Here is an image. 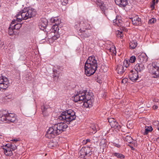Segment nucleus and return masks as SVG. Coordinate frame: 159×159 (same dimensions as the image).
Instances as JSON below:
<instances>
[{"label":"nucleus","mask_w":159,"mask_h":159,"mask_svg":"<svg viewBox=\"0 0 159 159\" xmlns=\"http://www.w3.org/2000/svg\"><path fill=\"white\" fill-rule=\"evenodd\" d=\"M3 149L4 151L5 154L6 156H11L12 155V150L11 148H3Z\"/></svg>","instance_id":"22"},{"label":"nucleus","mask_w":159,"mask_h":159,"mask_svg":"<svg viewBox=\"0 0 159 159\" xmlns=\"http://www.w3.org/2000/svg\"><path fill=\"white\" fill-rule=\"evenodd\" d=\"M86 95H85L84 100L83 101L84 105L86 107L90 108L92 106L93 102L92 99V94L89 92H86Z\"/></svg>","instance_id":"6"},{"label":"nucleus","mask_w":159,"mask_h":159,"mask_svg":"<svg viewBox=\"0 0 159 159\" xmlns=\"http://www.w3.org/2000/svg\"><path fill=\"white\" fill-rule=\"evenodd\" d=\"M69 0H61V4L63 6H66L68 3Z\"/></svg>","instance_id":"37"},{"label":"nucleus","mask_w":159,"mask_h":159,"mask_svg":"<svg viewBox=\"0 0 159 159\" xmlns=\"http://www.w3.org/2000/svg\"><path fill=\"white\" fill-rule=\"evenodd\" d=\"M8 84V80L7 77L2 76L0 78V90L2 91L7 88Z\"/></svg>","instance_id":"8"},{"label":"nucleus","mask_w":159,"mask_h":159,"mask_svg":"<svg viewBox=\"0 0 159 159\" xmlns=\"http://www.w3.org/2000/svg\"><path fill=\"white\" fill-rule=\"evenodd\" d=\"M53 74L52 76L54 80H57L59 76L58 74L57 73H53Z\"/></svg>","instance_id":"34"},{"label":"nucleus","mask_w":159,"mask_h":159,"mask_svg":"<svg viewBox=\"0 0 159 159\" xmlns=\"http://www.w3.org/2000/svg\"><path fill=\"white\" fill-rule=\"evenodd\" d=\"M116 70L117 72V73L119 74L123 73L125 71L123 66L120 65L117 66Z\"/></svg>","instance_id":"23"},{"label":"nucleus","mask_w":159,"mask_h":159,"mask_svg":"<svg viewBox=\"0 0 159 159\" xmlns=\"http://www.w3.org/2000/svg\"><path fill=\"white\" fill-rule=\"evenodd\" d=\"M36 14L35 10L32 8H24L19 11L16 16V20L14 19L11 23V25L14 27L15 30H19L21 26V24H19L22 20H27L33 17Z\"/></svg>","instance_id":"1"},{"label":"nucleus","mask_w":159,"mask_h":159,"mask_svg":"<svg viewBox=\"0 0 159 159\" xmlns=\"http://www.w3.org/2000/svg\"><path fill=\"white\" fill-rule=\"evenodd\" d=\"M7 112L6 111H0V123L8 122L7 120Z\"/></svg>","instance_id":"14"},{"label":"nucleus","mask_w":159,"mask_h":159,"mask_svg":"<svg viewBox=\"0 0 159 159\" xmlns=\"http://www.w3.org/2000/svg\"><path fill=\"white\" fill-rule=\"evenodd\" d=\"M158 0H152V2L150 4V7L152 10L154 9L155 8V6L157 5L158 2Z\"/></svg>","instance_id":"27"},{"label":"nucleus","mask_w":159,"mask_h":159,"mask_svg":"<svg viewBox=\"0 0 159 159\" xmlns=\"http://www.w3.org/2000/svg\"><path fill=\"white\" fill-rule=\"evenodd\" d=\"M81 22L79 21L76 22L75 23V27L76 29L77 30H79L80 28H81L80 27L81 26Z\"/></svg>","instance_id":"30"},{"label":"nucleus","mask_w":159,"mask_h":159,"mask_svg":"<svg viewBox=\"0 0 159 159\" xmlns=\"http://www.w3.org/2000/svg\"><path fill=\"white\" fill-rule=\"evenodd\" d=\"M149 72L151 74L152 77L157 78L159 77V63L157 62L152 63V66Z\"/></svg>","instance_id":"5"},{"label":"nucleus","mask_w":159,"mask_h":159,"mask_svg":"<svg viewBox=\"0 0 159 159\" xmlns=\"http://www.w3.org/2000/svg\"><path fill=\"white\" fill-rule=\"evenodd\" d=\"M79 153L80 154V155L82 156H83V157H85V156H85V152L84 153V152H82V153L81 154V153H80V152H79Z\"/></svg>","instance_id":"49"},{"label":"nucleus","mask_w":159,"mask_h":159,"mask_svg":"<svg viewBox=\"0 0 159 159\" xmlns=\"http://www.w3.org/2000/svg\"><path fill=\"white\" fill-rule=\"evenodd\" d=\"M11 148L12 150L14 151L17 148V147L14 144L12 143V146L11 147Z\"/></svg>","instance_id":"43"},{"label":"nucleus","mask_w":159,"mask_h":159,"mask_svg":"<svg viewBox=\"0 0 159 159\" xmlns=\"http://www.w3.org/2000/svg\"><path fill=\"white\" fill-rule=\"evenodd\" d=\"M113 144L114 146L116 147L117 148H119L120 147V145L119 144L114 143H113Z\"/></svg>","instance_id":"47"},{"label":"nucleus","mask_w":159,"mask_h":159,"mask_svg":"<svg viewBox=\"0 0 159 159\" xmlns=\"http://www.w3.org/2000/svg\"><path fill=\"white\" fill-rule=\"evenodd\" d=\"M117 123V122L116 121V120H115V121H113L112 123L110 125V126H111L112 128H114L115 126L116 125V124Z\"/></svg>","instance_id":"42"},{"label":"nucleus","mask_w":159,"mask_h":159,"mask_svg":"<svg viewBox=\"0 0 159 159\" xmlns=\"http://www.w3.org/2000/svg\"><path fill=\"white\" fill-rule=\"evenodd\" d=\"M137 43L136 40H132L129 43V48L132 49H134L137 45Z\"/></svg>","instance_id":"25"},{"label":"nucleus","mask_w":159,"mask_h":159,"mask_svg":"<svg viewBox=\"0 0 159 159\" xmlns=\"http://www.w3.org/2000/svg\"><path fill=\"white\" fill-rule=\"evenodd\" d=\"M129 77L133 82L139 80L138 72L135 70H131L129 73Z\"/></svg>","instance_id":"11"},{"label":"nucleus","mask_w":159,"mask_h":159,"mask_svg":"<svg viewBox=\"0 0 159 159\" xmlns=\"http://www.w3.org/2000/svg\"><path fill=\"white\" fill-rule=\"evenodd\" d=\"M11 98V96L10 95H8L5 98L6 99H10Z\"/></svg>","instance_id":"48"},{"label":"nucleus","mask_w":159,"mask_h":159,"mask_svg":"<svg viewBox=\"0 0 159 159\" xmlns=\"http://www.w3.org/2000/svg\"><path fill=\"white\" fill-rule=\"evenodd\" d=\"M115 126L114 127V129L118 130H119L121 128V126L119 125L118 123L116 124Z\"/></svg>","instance_id":"41"},{"label":"nucleus","mask_w":159,"mask_h":159,"mask_svg":"<svg viewBox=\"0 0 159 159\" xmlns=\"http://www.w3.org/2000/svg\"><path fill=\"white\" fill-rule=\"evenodd\" d=\"M48 21L47 19L43 18L41 19L39 25V28L42 30H43L47 26Z\"/></svg>","instance_id":"15"},{"label":"nucleus","mask_w":159,"mask_h":159,"mask_svg":"<svg viewBox=\"0 0 159 159\" xmlns=\"http://www.w3.org/2000/svg\"><path fill=\"white\" fill-rule=\"evenodd\" d=\"M52 22L56 24H58L59 23L60 20L57 17L51 19Z\"/></svg>","instance_id":"31"},{"label":"nucleus","mask_w":159,"mask_h":159,"mask_svg":"<svg viewBox=\"0 0 159 159\" xmlns=\"http://www.w3.org/2000/svg\"><path fill=\"white\" fill-rule=\"evenodd\" d=\"M76 116L75 112L71 109L66 110L62 111L60 115L58 116V119L68 124L70 122L75 119Z\"/></svg>","instance_id":"4"},{"label":"nucleus","mask_w":159,"mask_h":159,"mask_svg":"<svg viewBox=\"0 0 159 159\" xmlns=\"http://www.w3.org/2000/svg\"><path fill=\"white\" fill-rule=\"evenodd\" d=\"M14 27H12L10 25V26L8 28V34L10 35H12L15 34V31Z\"/></svg>","instance_id":"26"},{"label":"nucleus","mask_w":159,"mask_h":159,"mask_svg":"<svg viewBox=\"0 0 159 159\" xmlns=\"http://www.w3.org/2000/svg\"><path fill=\"white\" fill-rule=\"evenodd\" d=\"M87 90H84L83 91H80L77 92V94L74 95V101L75 102L82 101V102L84 100L85 95H86V92Z\"/></svg>","instance_id":"7"},{"label":"nucleus","mask_w":159,"mask_h":159,"mask_svg":"<svg viewBox=\"0 0 159 159\" xmlns=\"http://www.w3.org/2000/svg\"><path fill=\"white\" fill-rule=\"evenodd\" d=\"M84 152V153L85 152V156H87V155H88L89 156H90L92 154L91 153V151L90 150L89 148H82L80 150V152L81 154L82 153V152Z\"/></svg>","instance_id":"21"},{"label":"nucleus","mask_w":159,"mask_h":159,"mask_svg":"<svg viewBox=\"0 0 159 159\" xmlns=\"http://www.w3.org/2000/svg\"><path fill=\"white\" fill-rule=\"evenodd\" d=\"M144 132L143 133L144 135H147L149 132H151L153 130V128L151 126H146Z\"/></svg>","instance_id":"24"},{"label":"nucleus","mask_w":159,"mask_h":159,"mask_svg":"<svg viewBox=\"0 0 159 159\" xmlns=\"http://www.w3.org/2000/svg\"><path fill=\"white\" fill-rule=\"evenodd\" d=\"M42 114L45 117L48 116L51 111L49 106L47 105H43L41 106Z\"/></svg>","instance_id":"10"},{"label":"nucleus","mask_w":159,"mask_h":159,"mask_svg":"<svg viewBox=\"0 0 159 159\" xmlns=\"http://www.w3.org/2000/svg\"><path fill=\"white\" fill-rule=\"evenodd\" d=\"M153 124L157 126V127L159 126V121H155L153 122Z\"/></svg>","instance_id":"46"},{"label":"nucleus","mask_w":159,"mask_h":159,"mask_svg":"<svg viewBox=\"0 0 159 159\" xmlns=\"http://www.w3.org/2000/svg\"><path fill=\"white\" fill-rule=\"evenodd\" d=\"M92 129H93V130L95 133L96 132V129L95 126H93V127L92 128Z\"/></svg>","instance_id":"52"},{"label":"nucleus","mask_w":159,"mask_h":159,"mask_svg":"<svg viewBox=\"0 0 159 159\" xmlns=\"http://www.w3.org/2000/svg\"><path fill=\"white\" fill-rule=\"evenodd\" d=\"M68 127L67 125L64 122L59 123L54 125L47 130L45 136L48 139L54 138L56 136L65 131Z\"/></svg>","instance_id":"2"},{"label":"nucleus","mask_w":159,"mask_h":159,"mask_svg":"<svg viewBox=\"0 0 159 159\" xmlns=\"http://www.w3.org/2000/svg\"><path fill=\"white\" fill-rule=\"evenodd\" d=\"M7 120L8 121L15 123L16 121V116L15 114L13 113H7Z\"/></svg>","instance_id":"16"},{"label":"nucleus","mask_w":159,"mask_h":159,"mask_svg":"<svg viewBox=\"0 0 159 159\" xmlns=\"http://www.w3.org/2000/svg\"><path fill=\"white\" fill-rule=\"evenodd\" d=\"M96 3L98 6H99L100 7L101 9L105 15L107 16V15L106 14L108 11L107 6H106L105 4L101 2L97 1Z\"/></svg>","instance_id":"13"},{"label":"nucleus","mask_w":159,"mask_h":159,"mask_svg":"<svg viewBox=\"0 0 159 159\" xmlns=\"http://www.w3.org/2000/svg\"><path fill=\"white\" fill-rule=\"evenodd\" d=\"M113 155L114 156L116 157L117 158L120 159H124L125 157V156L123 155L120 153L115 152L113 153Z\"/></svg>","instance_id":"29"},{"label":"nucleus","mask_w":159,"mask_h":159,"mask_svg":"<svg viewBox=\"0 0 159 159\" xmlns=\"http://www.w3.org/2000/svg\"><path fill=\"white\" fill-rule=\"evenodd\" d=\"M148 57L145 53H142L138 56V59L141 63L146 62L148 60Z\"/></svg>","instance_id":"20"},{"label":"nucleus","mask_w":159,"mask_h":159,"mask_svg":"<svg viewBox=\"0 0 159 159\" xmlns=\"http://www.w3.org/2000/svg\"><path fill=\"white\" fill-rule=\"evenodd\" d=\"M109 50L110 51V52H112V53L115 55L116 54V51L115 47H112L111 48L109 49Z\"/></svg>","instance_id":"32"},{"label":"nucleus","mask_w":159,"mask_h":159,"mask_svg":"<svg viewBox=\"0 0 159 159\" xmlns=\"http://www.w3.org/2000/svg\"><path fill=\"white\" fill-rule=\"evenodd\" d=\"M19 140H18L17 139H14L13 140H12V141L15 143H16L17 142V141H18Z\"/></svg>","instance_id":"51"},{"label":"nucleus","mask_w":159,"mask_h":159,"mask_svg":"<svg viewBox=\"0 0 159 159\" xmlns=\"http://www.w3.org/2000/svg\"><path fill=\"white\" fill-rule=\"evenodd\" d=\"M126 126L129 129H131L133 127V125L131 121H128Z\"/></svg>","instance_id":"33"},{"label":"nucleus","mask_w":159,"mask_h":159,"mask_svg":"<svg viewBox=\"0 0 159 159\" xmlns=\"http://www.w3.org/2000/svg\"><path fill=\"white\" fill-rule=\"evenodd\" d=\"M53 73H57V70L55 69H53Z\"/></svg>","instance_id":"53"},{"label":"nucleus","mask_w":159,"mask_h":159,"mask_svg":"<svg viewBox=\"0 0 159 159\" xmlns=\"http://www.w3.org/2000/svg\"><path fill=\"white\" fill-rule=\"evenodd\" d=\"M2 137V135L1 134H0V139H1Z\"/></svg>","instance_id":"56"},{"label":"nucleus","mask_w":159,"mask_h":159,"mask_svg":"<svg viewBox=\"0 0 159 159\" xmlns=\"http://www.w3.org/2000/svg\"><path fill=\"white\" fill-rule=\"evenodd\" d=\"M158 107L157 105H154L153 106V109H157Z\"/></svg>","instance_id":"50"},{"label":"nucleus","mask_w":159,"mask_h":159,"mask_svg":"<svg viewBox=\"0 0 159 159\" xmlns=\"http://www.w3.org/2000/svg\"><path fill=\"white\" fill-rule=\"evenodd\" d=\"M12 143L11 144H10V143L7 144L5 145L4 148H11V147L12 146Z\"/></svg>","instance_id":"44"},{"label":"nucleus","mask_w":159,"mask_h":159,"mask_svg":"<svg viewBox=\"0 0 159 159\" xmlns=\"http://www.w3.org/2000/svg\"><path fill=\"white\" fill-rule=\"evenodd\" d=\"M86 141L87 142H90V140L89 139H86Z\"/></svg>","instance_id":"55"},{"label":"nucleus","mask_w":159,"mask_h":159,"mask_svg":"<svg viewBox=\"0 0 159 159\" xmlns=\"http://www.w3.org/2000/svg\"><path fill=\"white\" fill-rule=\"evenodd\" d=\"M114 18H113V17L110 18L109 19L110 20H113V23H116V21H117L116 20V19H114L115 17V15H114Z\"/></svg>","instance_id":"45"},{"label":"nucleus","mask_w":159,"mask_h":159,"mask_svg":"<svg viewBox=\"0 0 159 159\" xmlns=\"http://www.w3.org/2000/svg\"><path fill=\"white\" fill-rule=\"evenodd\" d=\"M133 24L134 25H141L142 24L141 19L138 16L132 18Z\"/></svg>","instance_id":"18"},{"label":"nucleus","mask_w":159,"mask_h":159,"mask_svg":"<svg viewBox=\"0 0 159 159\" xmlns=\"http://www.w3.org/2000/svg\"><path fill=\"white\" fill-rule=\"evenodd\" d=\"M124 139L125 141L130 143L133 141L132 138L129 136H126L124 138Z\"/></svg>","instance_id":"28"},{"label":"nucleus","mask_w":159,"mask_h":159,"mask_svg":"<svg viewBox=\"0 0 159 159\" xmlns=\"http://www.w3.org/2000/svg\"><path fill=\"white\" fill-rule=\"evenodd\" d=\"M98 66L95 57L93 56L89 57L85 64V74L88 76L93 74L97 69Z\"/></svg>","instance_id":"3"},{"label":"nucleus","mask_w":159,"mask_h":159,"mask_svg":"<svg viewBox=\"0 0 159 159\" xmlns=\"http://www.w3.org/2000/svg\"><path fill=\"white\" fill-rule=\"evenodd\" d=\"M117 35L118 37L121 38L123 36V34L122 32L120 31L119 30L117 31Z\"/></svg>","instance_id":"38"},{"label":"nucleus","mask_w":159,"mask_h":159,"mask_svg":"<svg viewBox=\"0 0 159 159\" xmlns=\"http://www.w3.org/2000/svg\"><path fill=\"white\" fill-rule=\"evenodd\" d=\"M131 149L132 150H134V148H133V147H131Z\"/></svg>","instance_id":"57"},{"label":"nucleus","mask_w":159,"mask_h":159,"mask_svg":"<svg viewBox=\"0 0 159 159\" xmlns=\"http://www.w3.org/2000/svg\"><path fill=\"white\" fill-rule=\"evenodd\" d=\"M108 122H109L110 124V125L112 123L113 121H115V119L112 118H108Z\"/></svg>","instance_id":"40"},{"label":"nucleus","mask_w":159,"mask_h":159,"mask_svg":"<svg viewBox=\"0 0 159 159\" xmlns=\"http://www.w3.org/2000/svg\"><path fill=\"white\" fill-rule=\"evenodd\" d=\"M145 67L143 64L142 63H137L134 66V70L138 72H141L144 70Z\"/></svg>","instance_id":"19"},{"label":"nucleus","mask_w":159,"mask_h":159,"mask_svg":"<svg viewBox=\"0 0 159 159\" xmlns=\"http://www.w3.org/2000/svg\"><path fill=\"white\" fill-rule=\"evenodd\" d=\"M57 24L53 25L52 28L51 32L54 33V35L52 37V39L54 40H56L60 37V35L58 34L59 29Z\"/></svg>","instance_id":"12"},{"label":"nucleus","mask_w":159,"mask_h":159,"mask_svg":"<svg viewBox=\"0 0 159 159\" xmlns=\"http://www.w3.org/2000/svg\"><path fill=\"white\" fill-rule=\"evenodd\" d=\"M116 3L120 7H125L128 4V0H114Z\"/></svg>","instance_id":"17"},{"label":"nucleus","mask_w":159,"mask_h":159,"mask_svg":"<svg viewBox=\"0 0 159 159\" xmlns=\"http://www.w3.org/2000/svg\"><path fill=\"white\" fill-rule=\"evenodd\" d=\"M79 31H80V32L79 34L82 39H84L86 38H89L91 36L92 34V32L90 30H83L81 28H80Z\"/></svg>","instance_id":"9"},{"label":"nucleus","mask_w":159,"mask_h":159,"mask_svg":"<svg viewBox=\"0 0 159 159\" xmlns=\"http://www.w3.org/2000/svg\"><path fill=\"white\" fill-rule=\"evenodd\" d=\"M136 59V58L135 56H132L130 57L129 61L130 63H133L135 61Z\"/></svg>","instance_id":"35"},{"label":"nucleus","mask_w":159,"mask_h":159,"mask_svg":"<svg viewBox=\"0 0 159 159\" xmlns=\"http://www.w3.org/2000/svg\"><path fill=\"white\" fill-rule=\"evenodd\" d=\"M130 63V62L128 61L125 60L123 63L124 66L127 68L129 66Z\"/></svg>","instance_id":"36"},{"label":"nucleus","mask_w":159,"mask_h":159,"mask_svg":"<svg viewBox=\"0 0 159 159\" xmlns=\"http://www.w3.org/2000/svg\"><path fill=\"white\" fill-rule=\"evenodd\" d=\"M156 141L157 143H159V137L156 139Z\"/></svg>","instance_id":"54"},{"label":"nucleus","mask_w":159,"mask_h":159,"mask_svg":"<svg viewBox=\"0 0 159 159\" xmlns=\"http://www.w3.org/2000/svg\"><path fill=\"white\" fill-rule=\"evenodd\" d=\"M156 20L155 19L152 18L149 20L148 23L149 24H152L154 23L156 21Z\"/></svg>","instance_id":"39"}]
</instances>
